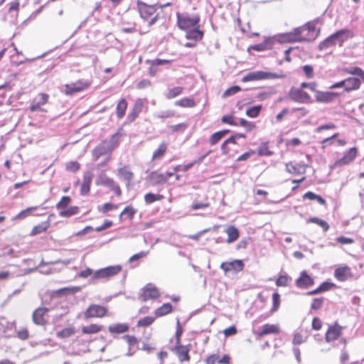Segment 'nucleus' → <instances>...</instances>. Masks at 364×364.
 Returning <instances> with one entry per match:
<instances>
[{
    "instance_id": "1",
    "label": "nucleus",
    "mask_w": 364,
    "mask_h": 364,
    "mask_svg": "<svg viewBox=\"0 0 364 364\" xmlns=\"http://www.w3.org/2000/svg\"><path fill=\"white\" fill-rule=\"evenodd\" d=\"M317 21H310L305 24L294 28L292 31L282 33L279 39L287 43H303L314 41L319 35L320 31L316 28Z\"/></svg>"
},
{
    "instance_id": "2",
    "label": "nucleus",
    "mask_w": 364,
    "mask_h": 364,
    "mask_svg": "<svg viewBox=\"0 0 364 364\" xmlns=\"http://www.w3.org/2000/svg\"><path fill=\"white\" fill-rule=\"evenodd\" d=\"M317 84L313 82H302L299 87H293L289 92V98L295 102L304 104H310L313 102L312 98L309 94L304 90V88H308L312 92H316Z\"/></svg>"
},
{
    "instance_id": "3",
    "label": "nucleus",
    "mask_w": 364,
    "mask_h": 364,
    "mask_svg": "<svg viewBox=\"0 0 364 364\" xmlns=\"http://www.w3.org/2000/svg\"><path fill=\"white\" fill-rule=\"evenodd\" d=\"M352 36L353 34L350 30H340L321 41L318 44V48L320 50H324L334 47L336 45L342 46L343 43Z\"/></svg>"
},
{
    "instance_id": "4",
    "label": "nucleus",
    "mask_w": 364,
    "mask_h": 364,
    "mask_svg": "<svg viewBox=\"0 0 364 364\" xmlns=\"http://www.w3.org/2000/svg\"><path fill=\"white\" fill-rule=\"evenodd\" d=\"M342 71L346 74L358 75V77H349L345 79V92H350L360 87L361 81L364 82V70L359 67L343 68Z\"/></svg>"
},
{
    "instance_id": "5",
    "label": "nucleus",
    "mask_w": 364,
    "mask_h": 364,
    "mask_svg": "<svg viewBox=\"0 0 364 364\" xmlns=\"http://www.w3.org/2000/svg\"><path fill=\"white\" fill-rule=\"evenodd\" d=\"M136 4L140 17L144 21H148V28L151 27L157 21L158 16L155 14L161 6H158L157 4H148L141 0H137Z\"/></svg>"
},
{
    "instance_id": "6",
    "label": "nucleus",
    "mask_w": 364,
    "mask_h": 364,
    "mask_svg": "<svg viewBox=\"0 0 364 364\" xmlns=\"http://www.w3.org/2000/svg\"><path fill=\"white\" fill-rule=\"evenodd\" d=\"M177 26L182 31H188L195 27H199L200 17L199 14L188 12L177 13Z\"/></svg>"
},
{
    "instance_id": "7",
    "label": "nucleus",
    "mask_w": 364,
    "mask_h": 364,
    "mask_svg": "<svg viewBox=\"0 0 364 364\" xmlns=\"http://www.w3.org/2000/svg\"><path fill=\"white\" fill-rule=\"evenodd\" d=\"M92 84V79H80L74 82L65 84L64 85V93L68 96H71L89 89Z\"/></svg>"
},
{
    "instance_id": "8",
    "label": "nucleus",
    "mask_w": 364,
    "mask_h": 364,
    "mask_svg": "<svg viewBox=\"0 0 364 364\" xmlns=\"http://www.w3.org/2000/svg\"><path fill=\"white\" fill-rule=\"evenodd\" d=\"M134 16L131 14H125L121 18L122 31L123 33H133L139 31L140 33H145L148 31H144L140 26L136 27L134 21Z\"/></svg>"
},
{
    "instance_id": "9",
    "label": "nucleus",
    "mask_w": 364,
    "mask_h": 364,
    "mask_svg": "<svg viewBox=\"0 0 364 364\" xmlns=\"http://www.w3.org/2000/svg\"><path fill=\"white\" fill-rule=\"evenodd\" d=\"M96 184L107 187L118 198L121 197L122 195V191L119 183L107 175L99 176V178L96 181Z\"/></svg>"
},
{
    "instance_id": "10",
    "label": "nucleus",
    "mask_w": 364,
    "mask_h": 364,
    "mask_svg": "<svg viewBox=\"0 0 364 364\" xmlns=\"http://www.w3.org/2000/svg\"><path fill=\"white\" fill-rule=\"evenodd\" d=\"M122 271V266L119 264L109 266L105 268L100 269L95 272L92 276L93 280L97 279H108Z\"/></svg>"
},
{
    "instance_id": "11",
    "label": "nucleus",
    "mask_w": 364,
    "mask_h": 364,
    "mask_svg": "<svg viewBox=\"0 0 364 364\" xmlns=\"http://www.w3.org/2000/svg\"><path fill=\"white\" fill-rule=\"evenodd\" d=\"M358 155V149L356 147L350 148L341 157V159L336 160L332 165V168H336L338 167H342L350 164L353 162Z\"/></svg>"
},
{
    "instance_id": "12",
    "label": "nucleus",
    "mask_w": 364,
    "mask_h": 364,
    "mask_svg": "<svg viewBox=\"0 0 364 364\" xmlns=\"http://www.w3.org/2000/svg\"><path fill=\"white\" fill-rule=\"evenodd\" d=\"M277 77V75L274 73L265 72L262 70H258L255 72H251L245 75L242 81L244 82H250V81H258L262 80L267 79H274Z\"/></svg>"
},
{
    "instance_id": "13",
    "label": "nucleus",
    "mask_w": 364,
    "mask_h": 364,
    "mask_svg": "<svg viewBox=\"0 0 364 364\" xmlns=\"http://www.w3.org/2000/svg\"><path fill=\"white\" fill-rule=\"evenodd\" d=\"M117 175L120 180L124 181L127 188L131 186L134 177V173L129 165H124L118 168L117 170Z\"/></svg>"
},
{
    "instance_id": "14",
    "label": "nucleus",
    "mask_w": 364,
    "mask_h": 364,
    "mask_svg": "<svg viewBox=\"0 0 364 364\" xmlns=\"http://www.w3.org/2000/svg\"><path fill=\"white\" fill-rule=\"evenodd\" d=\"M335 278L340 282H345L353 277L351 268L348 266H340L334 271Z\"/></svg>"
},
{
    "instance_id": "15",
    "label": "nucleus",
    "mask_w": 364,
    "mask_h": 364,
    "mask_svg": "<svg viewBox=\"0 0 364 364\" xmlns=\"http://www.w3.org/2000/svg\"><path fill=\"white\" fill-rule=\"evenodd\" d=\"M220 268L225 273L229 272H238L244 269V263L242 260L235 259L231 262H225L220 264Z\"/></svg>"
},
{
    "instance_id": "16",
    "label": "nucleus",
    "mask_w": 364,
    "mask_h": 364,
    "mask_svg": "<svg viewBox=\"0 0 364 364\" xmlns=\"http://www.w3.org/2000/svg\"><path fill=\"white\" fill-rule=\"evenodd\" d=\"M49 95L46 93H39L33 100L29 109L31 112L42 111L41 107L48 101Z\"/></svg>"
},
{
    "instance_id": "17",
    "label": "nucleus",
    "mask_w": 364,
    "mask_h": 364,
    "mask_svg": "<svg viewBox=\"0 0 364 364\" xmlns=\"http://www.w3.org/2000/svg\"><path fill=\"white\" fill-rule=\"evenodd\" d=\"M107 312V309L105 307L92 304L90 305L85 313V316L86 318H93V317H102L105 315Z\"/></svg>"
},
{
    "instance_id": "18",
    "label": "nucleus",
    "mask_w": 364,
    "mask_h": 364,
    "mask_svg": "<svg viewBox=\"0 0 364 364\" xmlns=\"http://www.w3.org/2000/svg\"><path fill=\"white\" fill-rule=\"evenodd\" d=\"M306 165L289 161L285 164V170L292 175L304 174L306 172Z\"/></svg>"
},
{
    "instance_id": "19",
    "label": "nucleus",
    "mask_w": 364,
    "mask_h": 364,
    "mask_svg": "<svg viewBox=\"0 0 364 364\" xmlns=\"http://www.w3.org/2000/svg\"><path fill=\"white\" fill-rule=\"evenodd\" d=\"M93 175L91 172H85L82 176V183L80 185V193L81 196H87L91 190V183Z\"/></svg>"
},
{
    "instance_id": "20",
    "label": "nucleus",
    "mask_w": 364,
    "mask_h": 364,
    "mask_svg": "<svg viewBox=\"0 0 364 364\" xmlns=\"http://www.w3.org/2000/svg\"><path fill=\"white\" fill-rule=\"evenodd\" d=\"M314 92L315 93L316 100L318 102H330L339 96V95L336 92H323L317 90L316 89V92Z\"/></svg>"
},
{
    "instance_id": "21",
    "label": "nucleus",
    "mask_w": 364,
    "mask_h": 364,
    "mask_svg": "<svg viewBox=\"0 0 364 364\" xmlns=\"http://www.w3.org/2000/svg\"><path fill=\"white\" fill-rule=\"evenodd\" d=\"M144 107V102L141 99H137L131 110L129 114H128L127 117V120L128 122H134L139 115V114L141 112Z\"/></svg>"
},
{
    "instance_id": "22",
    "label": "nucleus",
    "mask_w": 364,
    "mask_h": 364,
    "mask_svg": "<svg viewBox=\"0 0 364 364\" xmlns=\"http://www.w3.org/2000/svg\"><path fill=\"white\" fill-rule=\"evenodd\" d=\"M50 227V220L48 219L47 220L43 221L36 225H34L31 230L29 235L31 237H34L37 235H40L44 232H46L47 230Z\"/></svg>"
},
{
    "instance_id": "23",
    "label": "nucleus",
    "mask_w": 364,
    "mask_h": 364,
    "mask_svg": "<svg viewBox=\"0 0 364 364\" xmlns=\"http://www.w3.org/2000/svg\"><path fill=\"white\" fill-rule=\"evenodd\" d=\"M313 284V279L305 271L301 273L300 277L296 281V287L302 289L308 288Z\"/></svg>"
},
{
    "instance_id": "24",
    "label": "nucleus",
    "mask_w": 364,
    "mask_h": 364,
    "mask_svg": "<svg viewBox=\"0 0 364 364\" xmlns=\"http://www.w3.org/2000/svg\"><path fill=\"white\" fill-rule=\"evenodd\" d=\"M50 310L48 307H40L33 313L32 318L34 323L37 325H44L46 320L43 318L44 314Z\"/></svg>"
},
{
    "instance_id": "25",
    "label": "nucleus",
    "mask_w": 364,
    "mask_h": 364,
    "mask_svg": "<svg viewBox=\"0 0 364 364\" xmlns=\"http://www.w3.org/2000/svg\"><path fill=\"white\" fill-rule=\"evenodd\" d=\"M174 350L177 354L178 359L181 362L189 361V348H188V346H182L180 343L176 344Z\"/></svg>"
},
{
    "instance_id": "26",
    "label": "nucleus",
    "mask_w": 364,
    "mask_h": 364,
    "mask_svg": "<svg viewBox=\"0 0 364 364\" xmlns=\"http://www.w3.org/2000/svg\"><path fill=\"white\" fill-rule=\"evenodd\" d=\"M149 179L153 186L163 185L166 183L164 173H159L156 171H154L150 173Z\"/></svg>"
},
{
    "instance_id": "27",
    "label": "nucleus",
    "mask_w": 364,
    "mask_h": 364,
    "mask_svg": "<svg viewBox=\"0 0 364 364\" xmlns=\"http://www.w3.org/2000/svg\"><path fill=\"white\" fill-rule=\"evenodd\" d=\"M210 153V151H208L207 154H205V155L200 156L198 160H196L193 162H191L188 164H184V165H177L174 168H173V171L175 172H178V171H182V172H186L188 171L190 168H191L195 164H200L204 159Z\"/></svg>"
},
{
    "instance_id": "28",
    "label": "nucleus",
    "mask_w": 364,
    "mask_h": 364,
    "mask_svg": "<svg viewBox=\"0 0 364 364\" xmlns=\"http://www.w3.org/2000/svg\"><path fill=\"white\" fill-rule=\"evenodd\" d=\"M168 144L166 142H161L156 149H155L151 156V161L161 159L167 152Z\"/></svg>"
},
{
    "instance_id": "29",
    "label": "nucleus",
    "mask_w": 364,
    "mask_h": 364,
    "mask_svg": "<svg viewBox=\"0 0 364 364\" xmlns=\"http://www.w3.org/2000/svg\"><path fill=\"white\" fill-rule=\"evenodd\" d=\"M341 333V328L338 326L335 325L333 326L329 327L326 333V340L328 342H331L333 341L336 340L338 336H340Z\"/></svg>"
},
{
    "instance_id": "30",
    "label": "nucleus",
    "mask_w": 364,
    "mask_h": 364,
    "mask_svg": "<svg viewBox=\"0 0 364 364\" xmlns=\"http://www.w3.org/2000/svg\"><path fill=\"white\" fill-rule=\"evenodd\" d=\"M229 144H237V141H235V136L229 137L221 145V151L223 154L228 156H232L234 155V153L229 147Z\"/></svg>"
},
{
    "instance_id": "31",
    "label": "nucleus",
    "mask_w": 364,
    "mask_h": 364,
    "mask_svg": "<svg viewBox=\"0 0 364 364\" xmlns=\"http://www.w3.org/2000/svg\"><path fill=\"white\" fill-rule=\"evenodd\" d=\"M186 31V38L188 40H193L197 42L202 40L203 38V32L199 29V27H195V28H191Z\"/></svg>"
},
{
    "instance_id": "32",
    "label": "nucleus",
    "mask_w": 364,
    "mask_h": 364,
    "mask_svg": "<svg viewBox=\"0 0 364 364\" xmlns=\"http://www.w3.org/2000/svg\"><path fill=\"white\" fill-rule=\"evenodd\" d=\"M279 328L277 325L266 323L262 326V331L258 333L259 336L271 333H279Z\"/></svg>"
},
{
    "instance_id": "33",
    "label": "nucleus",
    "mask_w": 364,
    "mask_h": 364,
    "mask_svg": "<svg viewBox=\"0 0 364 364\" xmlns=\"http://www.w3.org/2000/svg\"><path fill=\"white\" fill-rule=\"evenodd\" d=\"M225 232L228 235V243H232L239 238V230L236 227L233 225L228 227V228L225 230Z\"/></svg>"
},
{
    "instance_id": "34",
    "label": "nucleus",
    "mask_w": 364,
    "mask_h": 364,
    "mask_svg": "<svg viewBox=\"0 0 364 364\" xmlns=\"http://www.w3.org/2000/svg\"><path fill=\"white\" fill-rule=\"evenodd\" d=\"M160 291L159 289L153 284H147L142 289L141 296H159Z\"/></svg>"
},
{
    "instance_id": "35",
    "label": "nucleus",
    "mask_w": 364,
    "mask_h": 364,
    "mask_svg": "<svg viewBox=\"0 0 364 364\" xmlns=\"http://www.w3.org/2000/svg\"><path fill=\"white\" fill-rule=\"evenodd\" d=\"M127 106L128 103L124 98L119 101L116 108V115L118 119H122L124 116Z\"/></svg>"
},
{
    "instance_id": "36",
    "label": "nucleus",
    "mask_w": 364,
    "mask_h": 364,
    "mask_svg": "<svg viewBox=\"0 0 364 364\" xmlns=\"http://www.w3.org/2000/svg\"><path fill=\"white\" fill-rule=\"evenodd\" d=\"M229 132V129H224L213 134L209 138V143L210 144V145L216 144Z\"/></svg>"
},
{
    "instance_id": "37",
    "label": "nucleus",
    "mask_w": 364,
    "mask_h": 364,
    "mask_svg": "<svg viewBox=\"0 0 364 364\" xmlns=\"http://www.w3.org/2000/svg\"><path fill=\"white\" fill-rule=\"evenodd\" d=\"M336 287V284L330 282H323L318 288L309 292V294H320Z\"/></svg>"
},
{
    "instance_id": "38",
    "label": "nucleus",
    "mask_w": 364,
    "mask_h": 364,
    "mask_svg": "<svg viewBox=\"0 0 364 364\" xmlns=\"http://www.w3.org/2000/svg\"><path fill=\"white\" fill-rule=\"evenodd\" d=\"M173 310L172 305L169 303L164 304L161 306L157 308L155 311V316L156 317H161L167 315L171 313Z\"/></svg>"
},
{
    "instance_id": "39",
    "label": "nucleus",
    "mask_w": 364,
    "mask_h": 364,
    "mask_svg": "<svg viewBox=\"0 0 364 364\" xmlns=\"http://www.w3.org/2000/svg\"><path fill=\"white\" fill-rule=\"evenodd\" d=\"M111 333H123L129 330V326L126 323H116L108 327Z\"/></svg>"
},
{
    "instance_id": "40",
    "label": "nucleus",
    "mask_w": 364,
    "mask_h": 364,
    "mask_svg": "<svg viewBox=\"0 0 364 364\" xmlns=\"http://www.w3.org/2000/svg\"><path fill=\"white\" fill-rule=\"evenodd\" d=\"M211 205L210 201L208 200V197L207 196H205V200L203 201H195L191 205V208L193 210H197L200 209H205L210 208Z\"/></svg>"
},
{
    "instance_id": "41",
    "label": "nucleus",
    "mask_w": 364,
    "mask_h": 364,
    "mask_svg": "<svg viewBox=\"0 0 364 364\" xmlns=\"http://www.w3.org/2000/svg\"><path fill=\"white\" fill-rule=\"evenodd\" d=\"M80 290V287H68L58 289L56 293L63 296H69L77 294Z\"/></svg>"
},
{
    "instance_id": "42",
    "label": "nucleus",
    "mask_w": 364,
    "mask_h": 364,
    "mask_svg": "<svg viewBox=\"0 0 364 364\" xmlns=\"http://www.w3.org/2000/svg\"><path fill=\"white\" fill-rule=\"evenodd\" d=\"M80 212V208L78 206H70L65 208L63 211L59 212V215L63 218H69L73 215H77Z\"/></svg>"
},
{
    "instance_id": "43",
    "label": "nucleus",
    "mask_w": 364,
    "mask_h": 364,
    "mask_svg": "<svg viewBox=\"0 0 364 364\" xmlns=\"http://www.w3.org/2000/svg\"><path fill=\"white\" fill-rule=\"evenodd\" d=\"M302 197L304 199H309L310 200H316L318 202V203L323 205H326V201L325 200V199H323L321 196L316 195V193L311 191L306 192L305 194L303 195Z\"/></svg>"
},
{
    "instance_id": "44",
    "label": "nucleus",
    "mask_w": 364,
    "mask_h": 364,
    "mask_svg": "<svg viewBox=\"0 0 364 364\" xmlns=\"http://www.w3.org/2000/svg\"><path fill=\"white\" fill-rule=\"evenodd\" d=\"M307 223H312L319 225L324 232H327L329 229V225L326 221L316 217L309 218L307 220Z\"/></svg>"
},
{
    "instance_id": "45",
    "label": "nucleus",
    "mask_w": 364,
    "mask_h": 364,
    "mask_svg": "<svg viewBox=\"0 0 364 364\" xmlns=\"http://www.w3.org/2000/svg\"><path fill=\"white\" fill-rule=\"evenodd\" d=\"M164 196L161 194H154L152 193H148L144 195V199L146 204H151L156 201L164 199Z\"/></svg>"
},
{
    "instance_id": "46",
    "label": "nucleus",
    "mask_w": 364,
    "mask_h": 364,
    "mask_svg": "<svg viewBox=\"0 0 364 364\" xmlns=\"http://www.w3.org/2000/svg\"><path fill=\"white\" fill-rule=\"evenodd\" d=\"M72 199L68 196H63L60 201L56 204V208L60 211L64 210L65 208H68L69 204L71 203Z\"/></svg>"
},
{
    "instance_id": "47",
    "label": "nucleus",
    "mask_w": 364,
    "mask_h": 364,
    "mask_svg": "<svg viewBox=\"0 0 364 364\" xmlns=\"http://www.w3.org/2000/svg\"><path fill=\"white\" fill-rule=\"evenodd\" d=\"M175 105L181 107H193L196 102L193 99L185 97L176 101Z\"/></svg>"
},
{
    "instance_id": "48",
    "label": "nucleus",
    "mask_w": 364,
    "mask_h": 364,
    "mask_svg": "<svg viewBox=\"0 0 364 364\" xmlns=\"http://www.w3.org/2000/svg\"><path fill=\"white\" fill-rule=\"evenodd\" d=\"M183 91V87H175L170 90H168V92L166 94V97L168 100L173 99L174 97H176L182 94Z\"/></svg>"
},
{
    "instance_id": "49",
    "label": "nucleus",
    "mask_w": 364,
    "mask_h": 364,
    "mask_svg": "<svg viewBox=\"0 0 364 364\" xmlns=\"http://www.w3.org/2000/svg\"><path fill=\"white\" fill-rule=\"evenodd\" d=\"M280 142H284L285 146L287 149L299 146L302 143L299 138H293L291 139L286 140L281 139Z\"/></svg>"
},
{
    "instance_id": "50",
    "label": "nucleus",
    "mask_w": 364,
    "mask_h": 364,
    "mask_svg": "<svg viewBox=\"0 0 364 364\" xmlns=\"http://www.w3.org/2000/svg\"><path fill=\"white\" fill-rule=\"evenodd\" d=\"M291 281V278L287 274H282L278 277L276 281V284L278 287H287L289 283Z\"/></svg>"
},
{
    "instance_id": "51",
    "label": "nucleus",
    "mask_w": 364,
    "mask_h": 364,
    "mask_svg": "<svg viewBox=\"0 0 364 364\" xmlns=\"http://www.w3.org/2000/svg\"><path fill=\"white\" fill-rule=\"evenodd\" d=\"M339 136V133H335L330 137H327L321 141V149L324 150L328 146H331L333 144V139Z\"/></svg>"
},
{
    "instance_id": "52",
    "label": "nucleus",
    "mask_w": 364,
    "mask_h": 364,
    "mask_svg": "<svg viewBox=\"0 0 364 364\" xmlns=\"http://www.w3.org/2000/svg\"><path fill=\"white\" fill-rule=\"evenodd\" d=\"M81 165L77 161H72L66 164L65 169L68 171L76 173L80 169Z\"/></svg>"
},
{
    "instance_id": "53",
    "label": "nucleus",
    "mask_w": 364,
    "mask_h": 364,
    "mask_svg": "<svg viewBox=\"0 0 364 364\" xmlns=\"http://www.w3.org/2000/svg\"><path fill=\"white\" fill-rule=\"evenodd\" d=\"M14 323L8 321L5 318H0V330L3 333H6L8 329H11Z\"/></svg>"
},
{
    "instance_id": "54",
    "label": "nucleus",
    "mask_w": 364,
    "mask_h": 364,
    "mask_svg": "<svg viewBox=\"0 0 364 364\" xmlns=\"http://www.w3.org/2000/svg\"><path fill=\"white\" fill-rule=\"evenodd\" d=\"M117 208H118V205H114V204H113L112 203H106L103 204L102 205L99 206L98 207V210L100 213H102L103 214H105V213H108L110 210H115V209H117Z\"/></svg>"
},
{
    "instance_id": "55",
    "label": "nucleus",
    "mask_w": 364,
    "mask_h": 364,
    "mask_svg": "<svg viewBox=\"0 0 364 364\" xmlns=\"http://www.w3.org/2000/svg\"><path fill=\"white\" fill-rule=\"evenodd\" d=\"M101 330V326L97 324H90L84 326L82 329L83 333H95Z\"/></svg>"
},
{
    "instance_id": "56",
    "label": "nucleus",
    "mask_w": 364,
    "mask_h": 364,
    "mask_svg": "<svg viewBox=\"0 0 364 364\" xmlns=\"http://www.w3.org/2000/svg\"><path fill=\"white\" fill-rule=\"evenodd\" d=\"M261 109V105L251 107L247 109L246 114L252 118L257 117L259 115Z\"/></svg>"
},
{
    "instance_id": "57",
    "label": "nucleus",
    "mask_w": 364,
    "mask_h": 364,
    "mask_svg": "<svg viewBox=\"0 0 364 364\" xmlns=\"http://www.w3.org/2000/svg\"><path fill=\"white\" fill-rule=\"evenodd\" d=\"M237 124L244 127L247 132H251L256 127L255 123L245 119H241Z\"/></svg>"
},
{
    "instance_id": "58",
    "label": "nucleus",
    "mask_w": 364,
    "mask_h": 364,
    "mask_svg": "<svg viewBox=\"0 0 364 364\" xmlns=\"http://www.w3.org/2000/svg\"><path fill=\"white\" fill-rule=\"evenodd\" d=\"M154 320H155L154 317L146 316V317H144L138 321L137 326L146 327V326H149L151 324H152L154 323Z\"/></svg>"
},
{
    "instance_id": "59",
    "label": "nucleus",
    "mask_w": 364,
    "mask_h": 364,
    "mask_svg": "<svg viewBox=\"0 0 364 364\" xmlns=\"http://www.w3.org/2000/svg\"><path fill=\"white\" fill-rule=\"evenodd\" d=\"M188 127L187 124L186 123H180L175 125H171L168 127L169 130L173 132H182Z\"/></svg>"
},
{
    "instance_id": "60",
    "label": "nucleus",
    "mask_w": 364,
    "mask_h": 364,
    "mask_svg": "<svg viewBox=\"0 0 364 364\" xmlns=\"http://www.w3.org/2000/svg\"><path fill=\"white\" fill-rule=\"evenodd\" d=\"M323 297H318V298L314 299L311 305L310 313H311V311H316V310L320 309L323 305Z\"/></svg>"
},
{
    "instance_id": "61",
    "label": "nucleus",
    "mask_w": 364,
    "mask_h": 364,
    "mask_svg": "<svg viewBox=\"0 0 364 364\" xmlns=\"http://www.w3.org/2000/svg\"><path fill=\"white\" fill-rule=\"evenodd\" d=\"M302 70L308 79H311L314 77V68L310 65H305L302 67Z\"/></svg>"
},
{
    "instance_id": "62",
    "label": "nucleus",
    "mask_w": 364,
    "mask_h": 364,
    "mask_svg": "<svg viewBox=\"0 0 364 364\" xmlns=\"http://www.w3.org/2000/svg\"><path fill=\"white\" fill-rule=\"evenodd\" d=\"M257 153L259 156H271L272 155V151L269 150L268 145L267 144H264L260 146L257 150Z\"/></svg>"
},
{
    "instance_id": "63",
    "label": "nucleus",
    "mask_w": 364,
    "mask_h": 364,
    "mask_svg": "<svg viewBox=\"0 0 364 364\" xmlns=\"http://www.w3.org/2000/svg\"><path fill=\"white\" fill-rule=\"evenodd\" d=\"M136 213V210L132 206H127L120 214V218L123 215H127L130 219H132Z\"/></svg>"
},
{
    "instance_id": "64",
    "label": "nucleus",
    "mask_w": 364,
    "mask_h": 364,
    "mask_svg": "<svg viewBox=\"0 0 364 364\" xmlns=\"http://www.w3.org/2000/svg\"><path fill=\"white\" fill-rule=\"evenodd\" d=\"M240 90H241V88L240 86H237V85L232 86V87L227 89L224 92V93L223 94V97H229L230 95L236 94L237 92H240Z\"/></svg>"
}]
</instances>
